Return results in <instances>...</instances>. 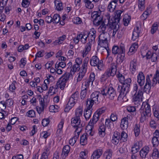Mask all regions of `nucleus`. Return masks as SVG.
Listing matches in <instances>:
<instances>
[{"label":"nucleus","mask_w":159,"mask_h":159,"mask_svg":"<svg viewBox=\"0 0 159 159\" xmlns=\"http://www.w3.org/2000/svg\"><path fill=\"white\" fill-rule=\"evenodd\" d=\"M54 3L55 6L56 7V9L58 11H61L63 10V7L62 5V3L60 1L57 0H55Z\"/></svg>","instance_id":"33"},{"label":"nucleus","mask_w":159,"mask_h":159,"mask_svg":"<svg viewBox=\"0 0 159 159\" xmlns=\"http://www.w3.org/2000/svg\"><path fill=\"white\" fill-rule=\"evenodd\" d=\"M128 121L126 119H122L121 120L120 127L123 130L126 129L128 127Z\"/></svg>","instance_id":"35"},{"label":"nucleus","mask_w":159,"mask_h":159,"mask_svg":"<svg viewBox=\"0 0 159 159\" xmlns=\"http://www.w3.org/2000/svg\"><path fill=\"white\" fill-rule=\"evenodd\" d=\"M108 37L107 33L100 34L98 37L99 39L98 41V45L105 48L107 46L108 44Z\"/></svg>","instance_id":"11"},{"label":"nucleus","mask_w":159,"mask_h":159,"mask_svg":"<svg viewBox=\"0 0 159 159\" xmlns=\"http://www.w3.org/2000/svg\"><path fill=\"white\" fill-rule=\"evenodd\" d=\"M79 95V93L77 91H76L71 95L64 109L65 112H69V111L74 106L77 101Z\"/></svg>","instance_id":"4"},{"label":"nucleus","mask_w":159,"mask_h":159,"mask_svg":"<svg viewBox=\"0 0 159 159\" xmlns=\"http://www.w3.org/2000/svg\"><path fill=\"white\" fill-rule=\"evenodd\" d=\"M152 143L153 147H156L157 146L159 143L157 137L154 136L152 138Z\"/></svg>","instance_id":"52"},{"label":"nucleus","mask_w":159,"mask_h":159,"mask_svg":"<svg viewBox=\"0 0 159 159\" xmlns=\"http://www.w3.org/2000/svg\"><path fill=\"white\" fill-rule=\"evenodd\" d=\"M102 95L106 96L110 100H113L116 98L117 96L115 89L112 87H108L101 90Z\"/></svg>","instance_id":"5"},{"label":"nucleus","mask_w":159,"mask_h":159,"mask_svg":"<svg viewBox=\"0 0 159 159\" xmlns=\"http://www.w3.org/2000/svg\"><path fill=\"white\" fill-rule=\"evenodd\" d=\"M90 83H91L92 85L93 84V83L92 81H90L88 79L84 82L82 85L85 87V88H86V89H88V88L89 87Z\"/></svg>","instance_id":"62"},{"label":"nucleus","mask_w":159,"mask_h":159,"mask_svg":"<svg viewBox=\"0 0 159 159\" xmlns=\"http://www.w3.org/2000/svg\"><path fill=\"white\" fill-rule=\"evenodd\" d=\"M67 66L68 67L67 70L68 72H66L69 74L70 76L72 77L75 73L79 71L80 69V66L76 64L73 65L71 62L68 63Z\"/></svg>","instance_id":"9"},{"label":"nucleus","mask_w":159,"mask_h":159,"mask_svg":"<svg viewBox=\"0 0 159 159\" xmlns=\"http://www.w3.org/2000/svg\"><path fill=\"white\" fill-rule=\"evenodd\" d=\"M128 135L125 132L123 131L121 134L120 133V140L123 142H125L127 140Z\"/></svg>","instance_id":"39"},{"label":"nucleus","mask_w":159,"mask_h":159,"mask_svg":"<svg viewBox=\"0 0 159 159\" xmlns=\"http://www.w3.org/2000/svg\"><path fill=\"white\" fill-rule=\"evenodd\" d=\"M94 103L95 102L91 98L88 99L86 101L87 109H91Z\"/></svg>","instance_id":"44"},{"label":"nucleus","mask_w":159,"mask_h":159,"mask_svg":"<svg viewBox=\"0 0 159 159\" xmlns=\"http://www.w3.org/2000/svg\"><path fill=\"white\" fill-rule=\"evenodd\" d=\"M26 114L28 116L30 117H34L35 116V112L33 110H29Z\"/></svg>","instance_id":"64"},{"label":"nucleus","mask_w":159,"mask_h":159,"mask_svg":"<svg viewBox=\"0 0 159 159\" xmlns=\"http://www.w3.org/2000/svg\"><path fill=\"white\" fill-rule=\"evenodd\" d=\"M80 119L74 117L72 118L71 119V125L75 128L82 127V125H80Z\"/></svg>","instance_id":"24"},{"label":"nucleus","mask_w":159,"mask_h":159,"mask_svg":"<svg viewBox=\"0 0 159 159\" xmlns=\"http://www.w3.org/2000/svg\"><path fill=\"white\" fill-rule=\"evenodd\" d=\"M88 89L84 88V89L81 91L80 94V98L81 99H84L86 97Z\"/></svg>","instance_id":"57"},{"label":"nucleus","mask_w":159,"mask_h":159,"mask_svg":"<svg viewBox=\"0 0 159 159\" xmlns=\"http://www.w3.org/2000/svg\"><path fill=\"white\" fill-rule=\"evenodd\" d=\"M66 35L63 34L59 37L57 40H55V43L59 44H61L66 39Z\"/></svg>","instance_id":"46"},{"label":"nucleus","mask_w":159,"mask_h":159,"mask_svg":"<svg viewBox=\"0 0 159 159\" xmlns=\"http://www.w3.org/2000/svg\"><path fill=\"white\" fill-rule=\"evenodd\" d=\"M143 96V92L142 89H139L137 94H135L133 96V102L135 105L140 104L142 102V97Z\"/></svg>","instance_id":"16"},{"label":"nucleus","mask_w":159,"mask_h":159,"mask_svg":"<svg viewBox=\"0 0 159 159\" xmlns=\"http://www.w3.org/2000/svg\"><path fill=\"white\" fill-rule=\"evenodd\" d=\"M120 140V133L117 131H115L112 136V143L115 145H117Z\"/></svg>","instance_id":"25"},{"label":"nucleus","mask_w":159,"mask_h":159,"mask_svg":"<svg viewBox=\"0 0 159 159\" xmlns=\"http://www.w3.org/2000/svg\"><path fill=\"white\" fill-rule=\"evenodd\" d=\"M91 17L93 20V24L95 26L99 25L100 23L103 21L101 11L100 10L93 12L92 13Z\"/></svg>","instance_id":"6"},{"label":"nucleus","mask_w":159,"mask_h":159,"mask_svg":"<svg viewBox=\"0 0 159 159\" xmlns=\"http://www.w3.org/2000/svg\"><path fill=\"white\" fill-rule=\"evenodd\" d=\"M86 133L84 134L80 137V143L82 145H84L87 143V138L88 135L92 136L93 135L94 132L93 130L90 129H87L86 127L85 129Z\"/></svg>","instance_id":"10"},{"label":"nucleus","mask_w":159,"mask_h":159,"mask_svg":"<svg viewBox=\"0 0 159 159\" xmlns=\"http://www.w3.org/2000/svg\"><path fill=\"white\" fill-rule=\"evenodd\" d=\"M158 29V25L157 23H154L151 29V33L152 34H153Z\"/></svg>","instance_id":"53"},{"label":"nucleus","mask_w":159,"mask_h":159,"mask_svg":"<svg viewBox=\"0 0 159 159\" xmlns=\"http://www.w3.org/2000/svg\"><path fill=\"white\" fill-rule=\"evenodd\" d=\"M118 119V115L117 112L114 111L112 113L110 116V120L112 121H115L117 120Z\"/></svg>","instance_id":"47"},{"label":"nucleus","mask_w":159,"mask_h":159,"mask_svg":"<svg viewBox=\"0 0 159 159\" xmlns=\"http://www.w3.org/2000/svg\"><path fill=\"white\" fill-rule=\"evenodd\" d=\"M73 22L74 23L77 25L81 24L83 23L81 18L78 17L74 18Z\"/></svg>","instance_id":"59"},{"label":"nucleus","mask_w":159,"mask_h":159,"mask_svg":"<svg viewBox=\"0 0 159 159\" xmlns=\"http://www.w3.org/2000/svg\"><path fill=\"white\" fill-rule=\"evenodd\" d=\"M93 0H84V2L85 3V6L88 8L92 9L94 7V5L92 3Z\"/></svg>","instance_id":"38"},{"label":"nucleus","mask_w":159,"mask_h":159,"mask_svg":"<svg viewBox=\"0 0 159 159\" xmlns=\"http://www.w3.org/2000/svg\"><path fill=\"white\" fill-rule=\"evenodd\" d=\"M76 37L79 40L80 39L81 42L83 43H85L87 41V37H85L84 40L83 39V36L82 34H80L77 35Z\"/></svg>","instance_id":"61"},{"label":"nucleus","mask_w":159,"mask_h":159,"mask_svg":"<svg viewBox=\"0 0 159 159\" xmlns=\"http://www.w3.org/2000/svg\"><path fill=\"white\" fill-rule=\"evenodd\" d=\"M85 73L80 71L78 73V75L77 79V82H80L82 80L84 77L85 76Z\"/></svg>","instance_id":"50"},{"label":"nucleus","mask_w":159,"mask_h":159,"mask_svg":"<svg viewBox=\"0 0 159 159\" xmlns=\"http://www.w3.org/2000/svg\"><path fill=\"white\" fill-rule=\"evenodd\" d=\"M111 28H110L111 29H113V32L112 33V36H115L116 32L118 31V28H119V25L118 24L115 25H113Z\"/></svg>","instance_id":"58"},{"label":"nucleus","mask_w":159,"mask_h":159,"mask_svg":"<svg viewBox=\"0 0 159 159\" xmlns=\"http://www.w3.org/2000/svg\"><path fill=\"white\" fill-rule=\"evenodd\" d=\"M112 151L111 149H107L104 153L103 157L105 159H111L112 157Z\"/></svg>","instance_id":"29"},{"label":"nucleus","mask_w":159,"mask_h":159,"mask_svg":"<svg viewBox=\"0 0 159 159\" xmlns=\"http://www.w3.org/2000/svg\"><path fill=\"white\" fill-rule=\"evenodd\" d=\"M92 113V109H86L84 111V116L86 120H88L91 116Z\"/></svg>","instance_id":"34"},{"label":"nucleus","mask_w":159,"mask_h":159,"mask_svg":"<svg viewBox=\"0 0 159 159\" xmlns=\"http://www.w3.org/2000/svg\"><path fill=\"white\" fill-rule=\"evenodd\" d=\"M66 66V64L64 62L61 61L59 62L58 63L57 62L55 65V68L61 67L62 68H63L65 67Z\"/></svg>","instance_id":"55"},{"label":"nucleus","mask_w":159,"mask_h":159,"mask_svg":"<svg viewBox=\"0 0 159 159\" xmlns=\"http://www.w3.org/2000/svg\"><path fill=\"white\" fill-rule=\"evenodd\" d=\"M145 0H139L138 7L141 11H143L145 8L144 3Z\"/></svg>","instance_id":"43"},{"label":"nucleus","mask_w":159,"mask_h":159,"mask_svg":"<svg viewBox=\"0 0 159 159\" xmlns=\"http://www.w3.org/2000/svg\"><path fill=\"white\" fill-rule=\"evenodd\" d=\"M102 95V92L95 91L93 92L91 95L90 98L95 103L98 104L101 100V97Z\"/></svg>","instance_id":"17"},{"label":"nucleus","mask_w":159,"mask_h":159,"mask_svg":"<svg viewBox=\"0 0 159 159\" xmlns=\"http://www.w3.org/2000/svg\"><path fill=\"white\" fill-rule=\"evenodd\" d=\"M127 110L128 112L131 113L132 114H136V108L134 106H128L127 107Z\"/></svg>","instance_id":"42"},{"label":"nucleus","mask_w":159,"mask_h":159,"mask_svg":"<svg viewBox=\"0 0 159 159\" xmlns=\"http://www.w3.org/2000/svg\"><path fill=\"white\" fill-rule=\"evenodd\" d=\"M117 71V66L116 64L111 63L110 68L107 69L104 73L101 76V81L103 82L111 76H113L116 75Z\"/></svg>","instance_id":"3"},{"label":"nucleus","mask_w":159,"mask_h":159,"mask_svg":"<svg viewBox=\"0 0 159 159\" xmlns=\"http://www.w3.org/2000/svg\"><path fill=\"white\" fill-rule=\"evenodd\" d=\"M113 122L109 119H106L105 121V126L109 129H111L114 126V124Z\"/></svg>","instance_id":"36"},{"label":"nucleus","mask_w":159,"mask_h":159,"mask_svg":"<svg viewBox=\"0 0 159 159\" xmlns=\"http://www.w3.org/2000/svg\"><path fill=\"white\" fill-rule=\"evenodd\" d=\"M134 132L136 137L138 136L140 133V125L136 124L134 129Z\"/></svg>","instance_id":"41"},{"label":"nucleus","mask_w":159,"mask_h":159,"mask_svg":"<svg viewBox=\"0 0 159 159\" xmlns=\"http://www.w3.org/2000/svg\"><path fill=\"white\" fill-rule=\"evenodd\" d=\"M83 113L82 109L81 108H77L75 111V117L80 119V117L82 115Z\"/></svg>","instance_id":"45"},{"label":"nucleus","mask_w":159,"mask_h":159,"mask_svg":"<svg viewBox=\"0 0 159 159\" xmlns=\"http://www.w3.org/2000/svg\"><path fill=\"white\" fill-rule=\"evenodd\" d=\"M139 148L137 144H135L133 147L132 148L131 152L133 154H134L139 151Z\"/></svg>","instance_id":"60"},{"label":"nucleus","mask_w":159,"mask_h":159,"mask_svg":"<svg viewBox=\"0 0 159 159\" xmlns=\"http://www.w3.org/2000/svg\"><path fill=\"white\" fill-rule=\"evenodd\" d=\"M70 77L69 74L66 72L59 79L57 82V84H59V87L61 90L64 89L66 83Z\"/></svg>","instance_id":"8"},{"label":"nucleus","mask_w":159,"mask_h":159,"mask_svg":"<svg viewBox=\"0 0 159 159\" xmlns=\"http://www.w3.org/2000/svg\"><path fill=\"white\" fill-rule=\"evenodd\" d=\"M52 22L56 23L59 22L60 20V16L58 14H55L52 18Z\"/></svg>","instance_id":"48"},{"label":"nucleus","mask_w":159,"mask_h":159,"mask_svg":"<svg viewBox=\"0 0 159 159\" xmlns=\"http://www.w3.org/2000/svg\"><path fill=\"white\" fill-rule=\"evenodd\" d=\"M153 53V52H152L151 51H148L146 53L145 55H143V53L141 52V55H142L143 57H145L146 59H148L151 58Z\"/></svg>","instance_id":"56"},{"label":"nucleus","mask_w":159,"mask_h":159,"mask_svg":"<svg viewBox=\"0 0 159 159\" xmlns=\"http://www.w3.org/2000/svg\"><path fill=\"white\" fill-rule=\"evenodd\" d=\"M141 31V27L137 26L135 28L132 33V36L131 39L133 41L137 40L139 37V34Z\"/></svg>","instance_id":"18"},{"label":"nucleus","mask_w":159,"mask_h":159,"mask_svg":"<svg viewBox=\"0 0 159 159\" xmlns=\"http://www.w3.org/2000/svg\"><path fill=\"white\" fill-rule=\"evenodd\" d=\"M149 148L148 146L143 148L140 152V156L143 158L145 157L149 152Z\"/></svg>","instance_id":"30"},{"label":"nucleus","mask_w":159,"mask_h":159,"mask_svg":"<svg viewBox=\"0 0 159 159\" xmlns=\"http://www.w3.org/2000/svg\"><path fill=\"white\" fill-rule=\"evenodd\" d=\"M116 76L118 78L121 84L124 82L125 79L124 76L119 72H118V73L116 75Z\"/></svg>","instance_id":"49"},{"label":"nucleus","mask_w":159,"mask_h":159,"mask_svg":"<svg viewBox=\"0 0 159 159\" xmlns=\"http://www.w3.org/2000/svg\"><path fill=\"white\" fill-rule=\"evenodd\" d=\"M96 33V31L93 28H92L88 33V35L86 37H87V39L88 38L89 42L86 44L84 49L82 53L83 57H85L90 51L92 44L94 43L95 41Z\"/></svg>","instance_id":"1"},{"label":"nucleus","mask_w":159,"mask_h":159,"mask_svg":"<svg viewBox=\"0 0 159 159\" xmlns=\"http://www.w3.org/2000/svg\"><path fill=\"white\" fill-rule=\"evenodd\" d=\"M151 87V82L149 75H147L146 77V83L143 88L144 91L146 93L149 92Z\"/></svg>","instance_id":"22"},{"label":"nucleus","mask_w":159,"mask_h":159,"mask_svg":"<svg viewBox=\"0 0 159 159\" xmlns=\"http://www.w3.org/2000/svg\"><path fill=\"white\" fill-rule=\"evenodd\" d=\"M123 12V11L121 10H118L116 11L115 17H113V25H114L118 24L120 20L121 16Z\"/></svg>","instance_id":"19"},{"label":"nucleus","mask_w":159,"mask_h":159,"mask_svg":"<svg viewBox=\"0 0 159 159\" xmlns=\"http://www.w3.org/2000/svg\"><path fill=\"white\" fill-rule=\"evenodd\" d=\"M137 82L139 85L142 86L145 83V76L143 73L142 71L139 72L137 77Z\"/></svg>","instance_id":"21"},{"label":"nucleus","mask_w":159,"mask_h":159,"mask_svg":"<svg viewBox=\"0 0 159 159\" xmlns=\"http://www.w3.org/2000/svg\"><path fill=\"white\" fill-rule=\"evenodd\" d=\"M90 63L91 66H96L100 70H101L103 65L102 61L100 60L98 57L96 55L92 56L90 58Z\"/></svg>","instance_id":"7"},{"label":"nucleus","mask_w":159,"mask_h":159,"mask_svg":"<svg viewBox=\"0 0 159 159\" xmlns=\"http://www.w3.org/2000/svg\"><path fill=\"white\" fill-rule=\"evenodd\" d=\"M100 26L98 29V31L100 34L107 33L108 30L107 27L111 28L113 26V24L108 23L106 24L104 21H103L100 24Z\"/></svg>","instance_id":"13"},{"label":"nucleus","mask_w":159,"mask_h":159,"mask_svg":"<svg viewBox=\"0 0 159 159\" xmlns=\"http://www.w3.org/2000/svg\"><path fill=\"white\" fill-rule=\"evenodd\" d=\"M124 52H125V49L123 44H121L119 46L114 45L112 47V52L114 55H118Z\"/></svg>","instance_id":"14"},{"label":"nucleus","mask_w":159,"mask_h":159,"mask_svg":"<svg viewBox=\"0 0 159 159\" xmlns=\"http://www.w3.org/2000/svg\"><path fill=\"white\" fill-rule=\"evenodd\" d=\"M100 117V116L95 112L93 115L92 119L90 120L87 126V129H90L93 130L94 125L98 121Z\"/></svg>","instance_id":"15"},{"label":"nucleus","mask_w":159,"mask_h":159,"mask_svg":"<svg viewBox=\"0 0 159 159\" xmlns=\"http://www.w3.org/2000/svg\"><path fill=\"white\" fill-rule=\"evenodd\" d=\"M130 16L128 15H125L123 19V24L125 26H128L130 20Z\"/></svg>","instance_id":"37"},{"label":"nucleus","mask_w":159,"mask_h":159,"mask_svg":"<svg viewBox=\"0 0 159 159\" xmlns=\"http://www.w3.org/2000/svg\"><path fill=\"white\" fill-rule=\"evenodd\" d=\"M7 106L6 102L4 101L0 102V108L2 111H4V110L6 109Z\"/></svg>","instance_id":"63"},{"label":"nucleus","mask_w":159,"mask_h":159,"mask_svg":"<svg viewBox=\"0 0 159 159\" xmlns=\"http://www.w3.org/2000/svg\"><path fill=\"white\" fill-rule=\"evenodd\" d=\"M159 157V152L157 149L156 148L154 149L152 153V157L153 159H157V158Z\"/></svg>","instance_id":"54"},{"label":"nucleus","mask_w":159,"mask_h":159,"mask_svg":"<svg viewBox=\"0 0 159 159\" xmlns=\"http://www.w3.org/2000/svg\"><path fill=\"white\" fill-rule=\"evenodd\" d=\"M139 111L141 115L140 121L141 123L144 122L151 115L150 106L146 102L143 103Z\"/></svg>","instance_id":"2"},{"label":"nucleus","mask_w":159,"mask_h":159,"mask_svg":"<svg viewBox=\"0 0 159 159\" xmlns=\"http://www.w3.org/2000/svg\"><path fill=\"white\" fill-rule=\"evenodd\" d=\"M98 134L99 136L103 137L105 135L106 126L103 122H100L99 124Z\"/></svg>","instance_id":"20"},{"label":"nucleus","mask_w":159,"mask_h":159,"mask_svg":"<svg viewBox=\"0 0 159 159\" xmlns=\"http://www.w3.org/2000/svg\"><path fill=\"white\" fill-rule=\"evenodd\" d=\"M106 110L105 107H103L98 109L96 112L100 116L103 113H104Z\"/></svg>","instance_id":"51"},{"label":"nucleus","mask_w":159,"mask_h":159,"mask_svg":"<svg viewBox=\"0 0 159 159\" xmlns=\"http://www.w3.org/2000/svg\"><path fill=\"white\" fill-rule=\"evenodd\" d=\"M138 47L137 43H135L133 44L130 47L129 51L128 52V55H131L137 51Z\"/></svg>","instance_id":"27"},{"label":"nucleus","mask_w":159,"mask_h":159,"mask_svg":"<svg viewBox=\"0 0 159 159\" xmlns=\"http://www.w3.org/2000/svg\"><path fill=\"white\" fill-rule=\"evenodd\" d=\"M137 61L135 59H134L131 61L130 63V69L132 73L135 72L136 70Z\"/></svg>","instance_id":"31"},{"label":"nucleus","mask_w":159,"mask_h":159,"mask_svg":"<svg viewBox=\"0 0 159 159\" xmlns=\"http://www.w3.org/2000/svg\"><path fill=\"white\" fill-rule=\"evenodd\" d=\"M125 57V52H124L120 54H118L117 57L116 63L114 62L113 63L116 64L117 67V64H120L123 62L124 60Z\"/></svg>","instance_id":"28"},{"label":"nucleus","mask_w":159,"mask_h":159,"mask_svg":"<svg viewBox=\"0 0 159 159\" xmlns=\"http://www.w3.org/2000/svg\"><path fill=\"white\" fill-rule=\"evenodd\" d=\"M70 151V147L68 145L65 146L62 149V152L61 155V157L65 159L68 156Z\"/></svg>","instance_id":"23"},{"label":"nucleus","mask_w":159,"mask_h":159,"mask_svg":"<svg viewBox=\"0 0 159 159\" xmlns=\"http://www.w3.org/2000/svg\"><path fill=\"white\" fill-rule=\"evenodd\" d=\"M118 91L120 93V94L118 97V100H120L121 98L123 99L127 94L129 92V89L123 85H119L117 88Z\"/></svg>","instance_id":"12"},{"label":"nucleus","mask_w":159,"mask_h":159,"mask_svg":"<svg viewBox=\"0 0 159 159\" xmlns=\"http://www.w3.org/2000/svg\"><path fill=\"white\" fill-rule=\"evenodd\" d=\"M131 83V79L129 78H127L125 79V80L124 81V82L122 84V85L130 89Z\"/></svg>","instance_id":"40"},{"label":"nucleus","mask_w":159,"mask_h":159,"mask_svg":"<svg viewBox=\"0 0 159 159\" xmlns=\"http://www.w3.org/2000/svg\"><path fill=\"white\" fill-rule=\"evenodd\" d=\"M116 4L114 2L112 1L110 2L109 4L107 7V10L108 11L112 12L114 11L116 6Z\"/></svg>","instance_id":"32"},{"label":"nucleus","mask_w":159,"mask_h":159,"mask_svg":"<svg viewBox=\"0 0 159 159\" xmlns=\"http://www.w3.org/2000/svg\"><path fill=\"white\" fill-rule=\"evenodd\" d=\"M102 151L101 149H98L95 150L91 157V159H98L102 155Z\"/></svg>","instance_id":"26"}]
</instances>
